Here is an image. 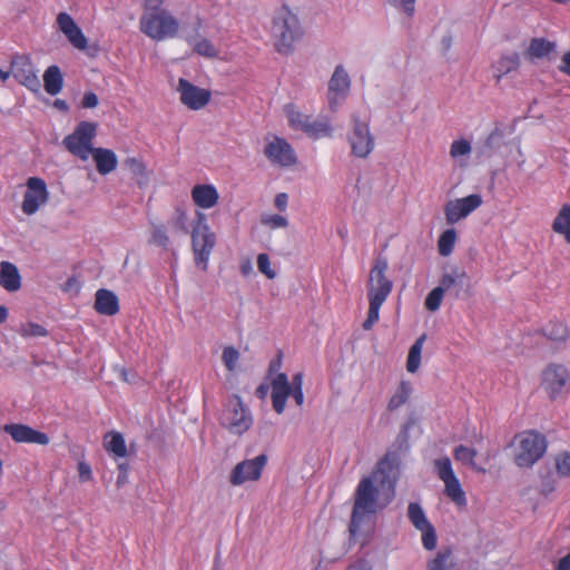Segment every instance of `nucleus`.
Here are the masks:
<instances>
[{"instance_id": "64", "label": "nucleus", "mask_w": 570, "mask_h": 570, "mask_svg": "<svg viewBox=\"0 0 570 570\" xmlns=\"http://www.w3.org/2000/svg\"><path fill=\"white\" fill-rule=\"evenodd\" d=\"M346 570H371V568L363 562H356L347 567Z\"/></svg>"}, {"instance_id": "62", "label": "nucleus", "mask_w": 570, "mask_h": 570, "mask_svg": "<svg viewBox=\"0 0 570 570\" xmlns=\"http://www.w3.org/2000/svg\"><path fill=\"white\" fill-rule=\"evenodd\" d=\"M163 2L164 0H144L145 7L148 10H158Z\"/></svg>"}, {"instance_id": "25", "label": "nucleus", "mask_w": 570, "mask_h": 570, "mask_svg": "<svg viewBox=\"0 0 570 570\" xmlns=\"http://www.w3.org/2000/svg\"><path fill=\"white\" fill-rule=\"evenodd\" d=\"M191 198L198 207L209 209L218 203L219 195L215 186L209 184H199L193 187Z\"/></svg>"}, {"instance_id": "56", "label": "nucleus", "mask_w": 570, "mask_h": 570, "mask_svg": "<svg viewBox=\"0 0 570 570\" xmlns=\"http://www.w3.org/2000/svg\"><path fill=\"white\" fill-rule=\"evenodd\" d=\"M239 268H240V273L244 276H249L254 273L253 264H252L250 259H248V258L243 259L240 262Z\"/></svg>"}, {"instance_id": "34", "label": "nucleus", "mask_w": 570, "mask_h": 570, "mask_svg": "<svg viewBox=\"0 0 570 570\" xmlns=\"http://www.w3.org/2000/svg\"><path fill=\"white\" fill-rule=\"evenodd\" d=\"M412 393V385L410 382L402 381L395 393L391 396L387 409L390 411H395L402 405H404L407 400L410 399V395Z\"/></svg>"}, {"instance_id": "55", "label": "nucleus", "mask_w": 570, "mask_h": 570, "mask_svg": "<svg viewBox=\"0 0 570 570\" xmlns=\"http://www.w3.org/2000/svg\"><path fill=\"white\" fill-rule=\"evenodd\" d=\"M287 202H288L287 194H285V193H281V194H277V195H276L275 200H274V204H275V206H276L279 210H285V209H286V207H287Z\"/></svg>"}, {"instance_id": "17", "label": "nucleus", "mask_w": 570, "mask_h": 570, "mask_svg": "<svg viewBox=\"0 0 570 570\" xmlns=\"http://www.w3.org/2000/svg\"><path fill=\"white\" fill-rule=\"evenodd\" d=\"M482 197L479 194H471L446 203L444 214L448 224H455L468 217L472 212L482 205Z\"/></svg>"}, {"instance_id": "29", "label": "nucleus", "mask_w": 570, "mask_h": 570, "mask_svg": "<svg viewBox=\"0 0 570 570\" xmlns=\"http://www.w3.org/2000/svg\"><path fill=\"white\" fill-rule=\"evenodd\" d=\"M104 446L115 459L125 458L127 455L126 442L120 432H108L104 438Z\"/></svg>"}, {"instance_id": "37", "label": "nucleus", "mask_w": 570, "mask_h": 570, "mask_svg": "<svg viewBox=\"0 0 570 570\" xmlns=\"http://www.w3.org/2000/svg\"><path fill=\"white\" fill-rule=\"evenodd\" d=\"M454 562L452 559V551L450 549L438 552L434 559L429 561V570H452Z\"/></svg>"}, {"instance_id": "54", "label": "nucleus", "mask_w": 570, "mask_h": 570, "mask_svg": "<svg viewBox=\"0 0 570 570\" xmlns=\"http://www.w3.org/2000/svg\"><path fill=\"white\" fill-rule=\"evenodd\" d=\"M78 473L82 482L89 481L92 476L91 468L86 462L78 463Z\"/></svg>"}, {"instance_id": "24", "label": "nucleus", "mask_w": 570, "mask_h": 570, "mask_svg": "<svg viewBox=\"0 0 570 570\" xmlns=\"http://www.w3.org/2000/svg\"><path fill=\"white\" fill-rule=\"evenodd\" d=\"M13 76L24 87L37 92L40 89V80L31 62L20 58L13 63Z\"/></svg>"}, {"instance_id": "39", "label": "nucleus", "mask_w": 570, "mask_h": 570, "mask_svg": "<svg viewBox=\"0 0 570 570\" xmlns=\"http://www.w3.org/2000/svg\"><path fill=\"white\" fill-rule=\"evenodd\" d=\"M126 167L129 169V171L137 177L138 184L142 185L146 184L148 180V173L146 169V166L142 161H140L137 158H128L125 161Z\"/></svg>"}, {"instance_id": "57", "label": "nucleus", "mask_w": 570, "mask_h": 570, "mask_svg": "<svg viewBox=\"0 0 570 570\" xmlns=\"http://www.w3.org/2000/svg\"><path fill=\"white\" fill-rule=\"evenodd\" d=\"M560 70L563 73L570 76V51L563 55L561 59Z\"/></svg>"}, {"instance_id": "1", "label": "nucleus", "mask_w": 570, "mask_h": 570, "mask_svg": "<svg viewBox=\"0 0 570 570\" xmlns=\"http://www.w3.org/2000/svg\"><path fill=\"white\" fill-rule=\"evenodd\" d=\"M389 263L386 258L380 256L375 259L366 283L368 311L367 317L363 322L365 331L371 330L380 318V308L386 301L393 289V283L386 277Z\"/></svg>"}, {"instance_id": "46", "label": "nucleus", "mask_w": 570, "mask_h": 570, "mask_svg": "<svg viewBox=\"0 0 570 570\" xmlns=\"http://www.w3.org/2000/svg\"><path fill=\"white\" fill-rule=\"evenodd\" d=\"M471 144L465 139L454 140L450 147V155L452 158H459L460 156H466L471 153Z\"/></svg>"}, {"instance_id": "2", "label": "nucleus", "mask_w": 570, "mask_h": 570, "mask_svg": "<svg viewBox=\"0 0 570 570\" xmlns=\"http://www.w3.org/2000/svg\"><path fill=\"white\" fill-rule=\"evenodd\" d=\"M271 32L275 49L283 55L291 53L294 50V43L303 35L297 16L287 7H282L274 12Z\"/></svg>"}, {"instance_id": "58", "label": "nucleus", "mask_w": 570, "mask_h": 570, "mask_svg": "<svg viewBox=\"0 0 570 570\" xmlns=\"http://www.w3.org/2000/svg\"><path fill=\"white\" fill-rule=\"evenodd\" d=\"M119 470H120V473H119V475L117 478V484L121 485V484H124L127 481L128 465L125 464V463H121V464H119Z\"/></svg>"}, {"instance_id": "12", "label": "nucleus", "mask_w": 570, "mask_h": 570, "mask_svg": "<svg viewBox=\"0 0 570 570\" xmlns=\"http://www.w3.org/2000/svg\"><path fill=\"white\" fill-rule=\"evenodd\" d=\"M351 77L343 65H337L328 80L327 101L330 109L336 111L351 91Z\"/></svg>"}, {"instance_id": "60", "label": "nucleus", "mask_w": 570, "mask_h": 570, "mask_svg": "<svg viewBox=\"0 0 570 570\" xmlns=\"http://www.w3.org/2000/svg\"><path fill=\"white\" fill-rule=\"evenodd\" d=\"M291 395L293 396V399L295 400V402L298 406L303 405V403H304L303 390L292 389Z\"/></svg>"}, {"instance_id": "18", "label": "nucleus", "mask_w": 570, "mask_h": 570, "mask_svg": "<svg viewBox=\"0 0 570 570\" xmlns=\"http://www.w3.org/2000/svg\"><path fill=\"white\" fill-rule=\"evenodd\" d=\"M180 101L191 110L204 108L210 100L212 92L207 89L197 87L188 80L180 78L177 86Z\"/></svg>"}, {"instance_id": "28", "label": "nucleus", "mask_w": 570, "mask_h": 570, "mask_svg": "<svg viewBox=\"0 0 570 570\" xmlns=\"http://www.w3.org/2000/svg\"><path fill=\"white\" fill-rule=\"evenodd\" d=\"M100 175H108L117 168L118 159L111 149L95 148L91 155Z\"/></svg>"}, {"instance_id": "31", "label": "nucleus", "mask_w": 570, "mask_h": 570, "mask_svg": "<svg viewBox=\"0 0 570 570\" xmlns=\"http://www.w3.org/2000/svg\"><path fill=\"white\" fill-rule=\"evenodd\" d=\"M520 66V56L517 52L502 56L493 66L494 76L500 80L503 76L517 70Z\"/></svg>"}, {"instance_id": "63", "label": "nucleus", "mask_w": 570, "mask_h": 570, "mask_svg": "<svg viewBox=\"0 0 570 570\" xmlns=\"http://www.w3.org/2000/svg\"><path fill=\"white\" fill-rule=\"evenodd\" d=\"M269 386L267 384H261L257 386L255 394L257 395V397L263 400L267 396Z\"/></svg>"}, {"instance_id": "47", "label": "nucleus", "mask_w": 570, "mask_h": 570, "mask_svg": "<svg viewBox=\"0 0 570 570\" xmlns=\"http://www.w3.org/2000/svg\"><path fill=\"white\" fill-rule=\"evenodd\" d=\"M422 533V544L426 550H433L436 547V532L432 524L426 528L420 529Z\"/></svg>"}, {"instance_id": "11", "label": "nucleus", "mask_w": 570, "mask_h": 570, "mask_svg": "<svg viewBox=\"0 0 570 570\" xmlns=\"http://www.w3.org/2000/svg\"><path fill=\"white\" fill-rule=\"evenodd\" d=\"M434 468L439 479L444 483L445 495L450 498L458 507H465V493L459 479L454 474L451 460L448 456L438 459L434 462Z\"/></svg>"}, {"instance_id": "49", "label": "nucleus", "mask_w": 570, "mask_h": 570, "mask_svg": "<svg viewBox=\"0 0 570 570\" xmlns=\"http://www.w3.org/2000/svg\"><path fill=\"white\" fill-rule=\"evenodd\" d=\"M222 358H223L225 366L229 371H234L236 363L239 358V353L236 348L228 346V347L224 348Z\"/></svg>"}, {"instance_id": "20", "label": "nucleus", "mask_w": 570, "mask_h": 570, "mask_svg": "<svg viewBox=\"0 0 570 570\" xmlns=\"http://www.w3.org/2000/svg\"><path fill=\"white\" fill-rule=\"evenodd\" d=\"M3 431L8 433L13 441L18 443H31V444H40L47 445L49 443V436L40 431H37L29 425L24 424H7L3 428Z\"/></svg>"}, {"instance_id": "30", "label": "nucleus", "mask_w": 570, "mask_h": 570, "mask_svg": "<svg viewBox=\"0 0 570 570\" xmlns=\"http://www.w3.org/2000/svg\"><path fill=\"white\" fill-rule=\"evenodd\" d=\"M43 86L50 96L58 95L63 86V77L58 66L53 65L46 69L43 73Z\"/></svg>"}, {"instance_id": "48", "label": "nucleus", "mask_w": 570, "mask_h": 570, "mask_svg": "<svg viewBox=\"0 0 570 570\" xmlns=\"http://www.w3.org/2000/svg\"><path fill=\"white\" fill-rule=\"evenodd\" d=\"M257 268L268 279H274L276 277V272L271 267L269 256L265 253L257 256Z\"/></svg>"}, {"instance_id": "40", "label": "nucleus", "mask_w": 570, "mask_h": 570, "mask_svg": "<svg viewBox=\"0 0 570 570\" xmlns=\"http://www.w3.org/2000/svg\"><path fill=\"white\" fill-rule=\"evenodd\" d=\"M544 333L550 340L557 342L564 341L569 335L568 327L560 322L549 324L546 327Z\"/></svg>"}, {"instance_id": "14", "label": "nucleus", "mask_w": 570, "mask_h": 570, "mask_svg": "<svg viewBox=\"0 0 570 570\" xmlns=\"http://www.w3.org/2000/svg\"><path fill=\"white\" fill-rule=\"evenodd\" d=\"M542 387L551 399L570 391V374L562 365L551 364L542 373Z\"/></svg>"}, {"instance_id": "16", "label": "nucleus", "mask_w": 570, "mask_h": 570, "mask_svg": "<svg viewBox=\"0 0 570 570\" xmlns=\"http://www.w3.org/2000/svg\"><path fill=\"white\" fill-rule=\"evenodd\" d=\"M400 475L396 454H386L377 464L372 480L380 483L383 490L389 491V500L394 495L395 484Z\"/></svg>"}, {"instance_id": "26", "label": "nucleus", "mask_w": 570, "mask_h": 570, "mask_svg": "<svg viewBox=\"0 0 570 570\" xmlns=\"http://www.w3.org/2000/svg\"><path fill=\"white\" fill-rule=\"evenodd\" d=\"M95 308L99 314L112 316L119 311L118 297L108 289H98L96 292Z\"/></svg>"}, {"instance_id": "4", "label": "nucleus", "mask_w": 570, "mask_h": 570, "mask_svg": "<svg viewBox=\"0 0 570 570\" xmlns=\"http://www.w3.org/2000/svg\"><path fill=\"white\" fill-rule=\"evenodd\" d=\"M140 30L153 40L163 41L177 36L179 22L165 9L151 10L141 16Z\"/></svg>"}, {"instance_id": "10", "label": "nucleus", "mask_w": 570, "mask_h": 570, "mask_svg": "<svg viewBox=\"0 0 570 570\" xmlns=\"http://www.w3.org/2000/svg\"><path fill=\"white\" fill-rule=\"evenodd\" d=\"M352 128L347 136L352 154L358 158H366L374 149L375 139L370 131L367 120H362L357 115L351 117Z\"/></svg>"}, {"instance_id": "52", "label": "nucleus", "mask_w": 570, "mask_h": 570, "mask_svg": "<svg viewBox=\"0 0 570 570\" xmlns=\"http://www.w3.org/2000/svg\"><path fill=\"white\" fill-rule=\"evenodd\" d=\"M387 2L402 10L407 17H413L415 12V0H387Z\"/></svg>"}, {"instance_id": "19", "label": "nucleus", "mask_w": 570, "mask_h": 570, "mask_svg": "<svg viewBox=\"0 0 570 570\" xmlns=\"http://www.w3.org/2000/svg\"><path fill=\"white\" fill-rule=\"evenodd\" d=\"M265 156L276 165L288 167L296 163V155L292 146L283 138L275 137L265 147Z\"/></svg>"}, {"instance_id": "41", "label": "nucleus", "mask_w": 570, "mask_h": 570, "mask_svg": "<svg viewBox=\"0 0 570 570\" xmlns=\"http://www.w3.org/2000/svg\"><path fill=\"white\" fill-rule=\"evenodd\" d=\"M189 42L193 43L194 50L200 56L208 57V58H214L217 56L216 48L208 39H205V38H202L198 40L194 39V40H189Z\"/></svg>"}, {"instance_id": "8", "label": "nucleus", "mask_w": 570, "mask_h": 570, "mask_svg": "<svg viewBox=\"0 0 570 570\" xmlns=\"http://www.w3.org/2000/svg\"><path fill=\"white\" fill-rule=\"evenodd\" d=\"M97 125L81 121L75 130L62 140L66 149L81 160H87L95 150L92 140L96 137Z\"/></svg>"}, {"instance_id": "51", "label": "nucleus", "mask_w": 570, "mask_h": 570, "mask_svg": "<svg viewBox=\"0 0 570 570\" xmlns=\"http://www.w3.org/2000/svg\"><path fill=\"white\" fill-rule=\"evenodd\" d=\"M150 242L159 247L166 248L169 243L166 229L163 226H155L151 233Z\"/></svg>"}, {"instance_id": "59", "label": "nucleus", "mask_w": 570, "mask_h": 570, "mask_svg": "<svg viewBox=\"0 0 570 570\" xmlns=\"http://www.w3.org/2000/svg\"><path fill=\"white\" fill-rule=\"evenodd\" d=\"M289 384L292 389L303 390V373H296L292 379V383Z\"/></svg>"}, {"instance_id": "38", "label": "nucleus", "mask_w": 570, "mask_h": 570, "mask_svg": "<svg viewBox=\"0 0 570 570\" xmlns=\"http://www.w3.org/2000/svg\"><path fill=\"white\" fill-rule=\"evenodd\" d=\"M456 240V232L455 229H446L444 230L439 238V253L442 256H449L454 247V243Z\"/></svg>"}, {"instance_id": "23", "label": "nucleus", "mask_w": 570, "mask_h": 570, "mask_svg": "<svg viewBox=\"0 0 570 570\" xmlns=\"http://www.w3.org/2000/svg\"><path fill=\"white\" fill-rule=\"evenodd\" d=\"M292 387L285 373H278L272 380V403L277 414L285 410L286 400L291 395Z\"/></svg>"}, {"instance_id": "13", "label": "nucleus", "mask_w": 570, "mask_h": 570, "mask_svg": "<svg viewBox=\"0 0 570 570\" xmlns=\"http://www.w3.org/2000/svg\"><path fill=\"white\" fill-rule=\"evenodd\" d=\"M267 463V456L259 454L253 459L238 462L229 473V483L234 487L257 481Z\"/></svg>"}, {"instance_id": "3", "label": "nucleus", "mask_w": 570, "mask_h": 570, "mask_svg": "<svg viewBox=\"0 0 570 570\" xmlns=\"http://www.w3.org/2000/svg\"><path fill=\"white\" fill-rule=\"evenodd\" d=\"M377 489L372 478H364L357 485L350 522V533L355 537L366 518L376 512Z\"/></svg>"}, {"instance_id": "43", "label": "nucleus", "mask_w": 570, "mask_h": 570, "mask_svg": "<svg viewBox=\"0 0 570 570\" xmlns=\"http://www.w3.org/2000/svg\"><path fill=\"white\" fill-rule=\"evenodd\" d=\"M18 332L22 337L26 338L45 337L48 335V331L42 325L36 323L22 324Z\"/></svg>"}, {"instance_id": "36", "label": "nucleus", "mask_w": 570, "mask_h": 570, "mask_svg": "<svg viewBox=\"0 0 570 570\" xmlns=\"http://www.w3.org/2000/svg\"><path fill=\"white\" fill-rule=\"evenodd\" d=\"M425 341V335H421L415 343L411 346L406 361V370L410 373H415L421 363V353L423 348V344Z\"/></svg>"}, {"instance_id": "27", "label": "nucleus", "mask_w": 570, "mask_h": 570, "mask_svg": "<svg viewBox=\"0 0 570 570\" xmlns=\"http://www.w3.org/2000/svg\"><path fill=\"white\" fill-rule=\"evenodd\" d=\"M0 286L8 292L20 289L21 276L14 264L4 261L0 263Z\"/></svg>"}, {"instance_id": "50", "label": "nucleus", "mask_w": 570, "mask_h": 570, "mask_svg": "<svg viewBox=\"0 0 570 570\" xmlns=\"http://www.w3.org/2000/svg\"><path fill=\"white\" fill-rule=\"evenodd\" d=\"M556 468L560 475H570V454L567 452L560 453L556 458Z\"/></svg>"}, {"instance_id": "9", "label": "nucleus", "mask_w": 570, "mask_h": 570, "mask_svg": "<svg viewBox=\"0 0 570 570\" xmlns=\"http://www.w3.org/2000/svg\"><path fill=\"white\" fill-rule=\"evenodd\" d=\"M547 442L543 435L527 431L519 435V448L515 463L521 468L532 466L546 452Z\"/></svg>"}, {"instance_id": "61", "label": "nucleus", "mask_w": 570, "mask_h": 570, "mask_svg": "<svg viewBox=\"0 0 570 570\" xmlns=\"http://www.w3.org/2000/svg\"><path fill=\"white\" fill-rule=\"evenodd\" d=\"M557 570H570V552L559 560Z\"/></svg>"}, {"instance_id": "35", "label": "nucleus", "mask_w": 570, "mask_h": 570, "mask_svg": "<svg viewBox=\"0 0 570 570\" xmlns=\"http://www.w3.org/2000/svg\"><path fill=\"white\" fill-rule=\"evenodd\" d=\"M407 517L413 527L416 530L426 528L431 524V522L428 520L425 512L423 511L422 507L417 502H410L407 507Z\"/></svg>"}, {"instance_id": "45", "label": "nucleus", "mask_w": 570, "mask_h": 570, "mask_svg": "<svg viewBox=\"0 0 570 570\" xmlns=\"http://www.w3.org/2000/svg\"><path fill=\"white\" fill-rule=\"evenodd\" d=\"M261 223L264 226H267L272 229L284 228L288 225L287 219L284 216L277 215V214H274V215L263 214L261 216Z\"/></svg>"}, {"instance_id": "15", "label": "nucleus", "mask_w": 570, "mask_h": 570, "mask_svg": "<svg viewBox=\"0 0 570 570\" xmlns=\"http://www.w3.org/2000/svg\"><path fill=\"white\" fill-rule=\"evenodd\" d=\"M27 190L21 205L22 212L30 216L36 214L49 199V191L46 181L39 177H30L27 183Z\"/></svg>"}, {"instance_id": "22", "label": "nucleus", "mask_w": 570, "mask_h": 570, "mask_svg": "<svg viewBox=\"0 0 570 570\" xmlns=\"http://www.w3.org/2000/svg\"><path fill=\"white\" fill-rule=\"evenodd\" d=\"M443 292L450 293L454 298L462 297L463 293H468L470 287L469 277L462 269H453L451 273L444 274L439 285Z\"/></svg>"}, {"instance_id": "7", "label": "nucleus", "mask_w": 570, "mask_h": 570, "mask_svg": "<svg viewBox=\"0 0 570 570\" xmlns=\"http://www.w3.org/2000/svg\"><path fill=\"white\" fill-rule=\"evenodd\" d=\"M284 114L291 128L301 130L311 138L318 139L332 135V127L327 121L313 119L311 116L303 114L293 104L284 106Z\"/></svg>"}, {"instance_id": "44", "label": "nucleus", "mask_w": 570, "mask_h": 570, "mask_svg": "<svg viewBox=\"0 0 570 570\" xmlns=\"http://www.w3.org/2000/svg\"><path fill=\"white\" fill-rule=\"evenodd\" d=\"M444 296V292L440 286L433 288L425 298V307L431 312H435L440 308Z\"/></svg>"}, {"instance_id": "42", "label": "nucleus", "mask_w": 570, "mask_h": 570, "mask_svg": "<svg viewBox=\"0 0 570 570\" xmlns=\"http://www.w3.org/2000/svg\"><path fill=\"white\" fill-rule=\"evenodd\" d=\"M453 455L456 461L475 468L474 458L476 455V451L474 449L464 445H459L454 449Z\"/></svg>"}, {"instance_id": "21", "label": "nucleus", "mask_w": 570, "mask_h": 570, "mask_svg": "<svg viewBox=\"0 0 570 570\" xmlns=\"http://www.w3.org/2000/svg\"><path fill=\"white\" fill-rule=\"evenodd\" d=\"M57 24L59 30L67 37L75 48L79 50H85L87 48L88 40L70 14L67 12H60L57 17Z\"/></svg>"}, {"instance_id": "5", "label": "nucleus", "mask_w": 570, "mask_h": 570, "mask_svg": "<svg viewBox=\"0 0 570 570\" xmlns=\"http://www.w3.org/2000/svg\"><path fill=\"white\" fill-rule=\"evenodd\" d=\"M218 420L223 428L235 435L244 434L253 424L250 412L244 406L238 395L228 397Z\"/></svg>"}, {"instance_id": "6", "label": "nucleus", "mask_w": 570, "mask_h": 570, "mask_svg": "<svg viewBox=\"0 0 570 570\" xmlns=\"http://www.w3.org/2000/svg\"><path fill=\"white\" fill-rule=\"evenodd\" d=\"M191 245L196 265L207 271L209 256L216 245V235L210 230L203 213H197V225L191 232Z\"/></svg>"}, {"instance_id": "33", "label": "nucleus", "mask_w": 570, "mask_h": 570, "mask_svg": "<svg viewBox=\"0 0 570 570\" xmlns=\"http://www.w3.org/2000/svg\"><path fill=\"white\" fill-rule=\"evenodd\" d=\"M552 228L570 243V205H564L556 217Z\"/></svg>"}, {"instance_id": "32", "label": "nucleus", "mask_w": 570, "mask_h": 570, "mask_svg": "<svg viewBox=\"0 0 570 570\" xmlns=\"http://www.w3.org/2000/svg\"><path fill=\"white\" fill-rule=\"evenodd\" d=\"M554 43L543 38H534L531 40L525 55L530 59H541L548 57L554 51Z\"/></svg>"}, {"instance_id": "53", "label": "nucleus", "mask_w": 570, "mask_h": 570, "mask_svg": "<svg viewBox=\"0 0 570 570\" xmlns=\"http://www.w3.org/2000/svg\"><path fill=\"white\" fill-rule=\"evenodd\" d=\"M98 102H99L98 96L95 92H92V91H88L82 97L81 107L82 108H87V109H91V108L97 107Z\"/></svg>"}]
</instances>
